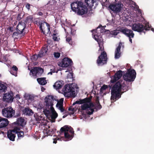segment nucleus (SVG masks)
Wrapping results in <instances>:
<instances>
[{
  "label": "nucleus",
  "instance_id": "nucleus-60",
  "mask_svg": "<svg viewBox=\"0 0 154 154\" xmlns=\"http://www.w3.org/2000/svg\"><path fill=\"white\" fill-rule=\"evenodd\" d=\"M49 96V95L48 96V98H47V97H46V98H47V99H48V96Z\"/></svg>",
  "mask_w": 154,
  "mask_h": 154
},
{
  "label": "nucleus",
  "instance_id": "nucleus-50",
  "mask_svg": "<svg viewBox=\"0 0 154 154\" xmlns=\"http://www.w3.org/2000/svg\"><path fill=\"white\" fill-rule=\"evenodd\" d=\"M134 37H131V36H130V37H128V38H129V41L130 42L132 43V40L131 39V38H133Z\"/></svg>",
  "mask_w": 154,
  "mask_h": 154
},
{
  "label": "nucleus",
  "instance_id": "nucleus-2",
  "mask_svg": "<svg viewBox=\"0 0 154 154\" xmlns=\"http://www.w3.org/2000/svg\"><path fill=\"white\" fill-rule=\"evenodd\" d=\"M54 97L53 96H49L48 98L45 101V105L44 108L43 112L47 116H50L52 122H55V119L58 116V114L54 110L53 106Z\"/></svg>",
  "mask_w": 154,
  "mask_h": 154
},
{
  "label": "nucleus",
  "instance_id": "nucleus-13",
  "mask_svg": "<svg viewBox=\"0 0 154 154\" xmlns=\"http://www.w3.org/2000/svg\"><path fill=\"white\" fill-rule=\"evenodd\" d=\"M65 92L66 93H70L71 97H75L76 95L75 91V89L71 85H66L64 86Z\"/></svg>",
  "mask_w": 154,
  "mask_h": 154
},
{
  "label": "nucleus",
  "instance_id": "nucleus-56",
  "mask_svg": "<svg viewBox=\"0 0 154 154\" xmlns=\"http://www.w3.org/2000/svg\"><path fill=\"white\" fill-rule=\"evenodd\" d=\"M40 30H41V31H42V32H43V33H44V32H45V31H44L42 29V28H40Z\"/></svg>",
  "mask_w": 154,
  "mask_h": 154
},
{
  "label": "nucleus",
  "instance_id": "nucleus-63",
  "mask_svg": "<svg viewBox=\"0 0 154 154\" xmlns=\"http://www.w3.org/2000/svg\"><path fill=\"white\" fill-rule=\"evenodd\" d=\"M65 117H66V116H63V118H65Z\"/></svg>",
  "mask_w": 154,
  "mask_h": 154
},
{
  "label": "nucleus",
  "instance_id": "nucleus-51",
  "mask_svg": "<svg viewBox=\"0 0 154 154\" xmlns=\"http://www.w3.org/2000/svg\"><path fill=\"white\" fill-rule=\"evenodd\" d=\"M38 14V15L40 16H42L43 15V13L41 11H39Z\"/></svg>",
  "mask_w": 154,
  "mask_h": 154
},
{
  "label": "nucleus",
  "instance_id": "nucleus-24",
  "mask_svg": "<svg viewBox=\"0 0 154 154\" xmlns=\"http://www.w3.org/2000/svg\"><path fill=\"white\" fill-rule=\"evenodd\" d=\"M24 122V119L22 117H20L17 119L16 122L15 123H16L18 126L23 127L26 124Z\"/></svg>",
  "mask_w": 154,
  "mask_h": 154
},
{
  "label": "nucleus",
  "instance_id": "nucleus-28",
  "mask_svg": "<svg viewBox=\"0 0 154 154\" xmlns=\"http://www.w3.org/2000/svg\"><path fill=\"white\" fill-rule=\"evenodd\" d=\"M85 2L87 6L90 8H92L93 6V4L95 2L94 0H85Z\"/></svg>",
  "mask_w": 154,
  "mask_h": 154
},
{
  "label": "nucleus",
  "instance_id": "nucleus-33",
  "mask_svg": "<svg viewBox=\"0 0 154 154\" xmlns=\"http://www.w3.org/2000/svg\"><path fill=\"white\" fill-rule=\"evenodd\" d=\"M33 18L32 17L30 16H28L26 19L24 21V23L25 24L27 23H30L32 21Z\"/></svg>",
  "mask_w": 154,
  "mask_h": 154
},
{
  "label": "nucleus",
  "instance_id": "nucleus-53",
  "mask_svg": "<svg viewBox=\"0 0 154 154\" xmlns=\"http://www.w3.org/2000/svg\"><path fill=\"white\" fill-rule=\"evenodd\" d=\"M45 89L43 87H42L41 88V90L42 91H43Z\"/></svg>",
  "mask_w": 154,
  "mask_h": 154
},
{
  "label": "nucleus",
  "instance_id": "nucleus-11",
  "mask_svg": "<svg viewBox=\"0 0 154 154\" xmlns=\"http://www.w3.org/2000/svg\"><path fill=\"white\" fill-rule=\"evenodd\" d=\"M72 64L71 59L68 57H65L61 61L58 62V65L60 67H67L69 66H71Z\"/></svg>",
  "mask_w": 154,
  "mask_h": 154
},
{
  "label": "nucleus",
  "instance_id": "nucleus-27",
  "mask_svg": "<svg viewBox=\"0 0 154 154\" xmlns=\"http://www.w3.org/2000/svg\"><path fill=\"white\" fill-rule=\"evenodd\" d=\"M37 80L39 84L41 85H45L47 83L45 78H38Z\"/></svg>",
  "mask_w": 154,
  "mask_h": 154
},
{
  "label": "nucleus",
  "instance_id": "nucleus-6",
  "mask_svg": "<svg viewBox=\"0 0 154 154\" xmlns=\"http://www.w3.org/2000/svg\"><path fill=\"white\" fill-rule=\"evenodd\" d=\"M150 27L148 24L144 25L140 23H134L133 24L132 27V29L135 31L138 32H143L144 30L146 31L149 30Z\"/></svg>",
  "mask_w": 154,
  "mask_h": 154
},
{
  "label": "nucleus",
  "instance_id": "nucleus-52",
  "mask_svg": "<svg viewBox=\"0 0 154 154\" xmlns=\"http://www.w3.org/2000/svg\"><path fill=\"white\" fill-rule=\"evenodd\" d=\"M53 143H57V140L56 139H54Z\"/></svg>",
  "mask_w": 154,
  "mask_h": 154
},
{
  "label": "nucleus",
  "instance_id": "nucleus-20",
  "mask_svg": "<svg viewBox=\"0 0 154 154\" xmlns=\"http://www.w3.org/2000/svg\"><path fill=\"white\" fill-rule=\"evenodd\" d=\"M9 123V121L6 118H0V128L6 127Z\"/></svg>",
  "mask_w": 154,
  "mask_h": 154
},
{
  "label": "nucleus",
  "instance_id": "nucleus-16",
  "mask_svg": "<svg viewBox=\"0 0 154 154\" xmlns=\"http://www.w3.org/2000/svg\"><path fill=\"white\" fill-rule=\"evenodd\" d=\"M124 47V46L122 45V43L121 42H120L118 47L116 48L115 53V58L116 59L119 58L121 54V47Z\"/></svg>",
  "mask_w": 154,
  "mask_h": 154
},
{
  "label": "nucleus",
  "instance_id": "nucleus-55",
  "mask_svg": "<svg viewBox=\"0 0 154 154\" xmlns=\"http://www.w3.org/2000/svg\"><path fill=\"white\" fill-rule=\"evenodd\" d=\"M70 75L71 76V78H72L73 77V74L72 73H70Z\"/></svg>",
  "mask_w": 154,
  "mask_h": 154
},
{
  "label": "nucleus",
  "instance_id": "nucleus-19",
  "mask_svg": "<svg viewBox=\"0 0 154 154\" xmlns=\"http://www.w3.org/2000/svg\"><path fill=\"white\" fill-rule=\"evenodd\" d=\"M26 26L25 23L19 22L17 26V29L20 32V33H23Z\"/></svg>",
  "mask_w": 154,
  "mask_h": 154
},
{
  "label": "nucleus",
  "instance_id": "nucleus-39",
  "mask_svg": "<svg viewBox=\"0 0 154 154\" xmlns=\"http://www.w3.org/2000/svg\"><path fill=\"white\" fill-rule=\"evenodd\" d=\"M53 36L52 39L54 41H55L58 40V38L56 34L54 33L53 35Z\"/></svg>",
  "mask_w": 154,
  "mask_h": 154
},
{
  "label": "nucleus",
  "instance_id": "nucleus-40",
  "mask_svg": "<svg viewBox=\"0 0 154 154\" xmlns=\"http://www.w3.org/2000/svg\"><path fill=\"white\" fill-rule=\"evenodd\" d=\"M47 26V27L48 30V32H47V34H50L51 33V31L50 30V25L48 23H46Z\"/></svg>",
  "mask_w": 154,
  "mask_h": 154
},
{
  "label": "nucleus",
  "instance_id": "nucleus-26",
  "mask_svg": "<svg viewBox=\"0 0 154 154\" xmlns=\"http://www.w3.org/2000/svg\"><path fill=\"white\" fill-rule=\"evenodd\" d=\"M66 41L67 43L72 46H74L75 45V42L72 40V38L70 36H66Z\"/></svg>",
  "mask_w": 154,
  "mask_h": 154
},
{
  "label": "nucleus",
  "instance_id": "nucleus-18",
  "mask_svg": "<svg viewBox=\"0 0 154 154\" xmlns=\"http://www.w3.org/2000/svg\"><path fill=\"white\" fill-rule=\"evenodd\" d=\"M13 94L10 93H6L4 94L3 99L7 102H12L13 97Z\"/></svg>",
  "mask_w": 154,
  "mask_h": 154
},
{
  "label": "nucleus",
  "instance_id": "nucleus-34",
  "mask_svg": "<svg viewBox=\"0 0 154 154\" xmlns=\"http://www.w3.org/2000/svg\"><path fill=\"white\" fill-rule=\"evenodd\" d=\"M108 88V86L107 85H104L101 87L100 89V93H103V91L105 90Z\"/></svg>",
  "mask_w": 154,
  "mask_h": 154
},
{
  "label": "nucleus",
  "instance_id": "nucleus-38",
  "mask_svg": "<svg viewBox=\"0 0 154 154\" xmlns=\"http://www.w3.org/2000/svg\"><path fill=\"white\" fill-rule=\"evenodd\" d=\"M60 53L59 52H54V57L56 58H58L60 56Z\"/></svg>",
  "mask_w": 154,
  "mask_h": 154
},
{
  "label": "nucleus",
  "instance_id": "nucleus-64",
  "mask_svg": "<svg viewBox=\"0 0 154 154\" xmlns=\"http://www.w3.org/2000/svg\"><path fill=\"white\" fill-rule=\"evenodd\" d=\"M17 129H18V130H19V128H17Z\"/></svg>",
  "mask_w": 154,
  "mask_h": 154
},
{
  "label": "nucleus",
  "instance_id": "nucleus-37",
  "mask_svg": "<svg viewBox=\"0 0 154 154\" xmlns=\"http://www.w3.org/2000/svg\"><path fill=\"white\" fill-rule=\"evenodd\" d=\"M119 29V27L117 29H116L115 30H114L112 31L111 32V34L112 35H117L119 33V32H118V29Z\"/></svg>",
  "mask_w": 154,
  "mask_h": 154
},
{
  "label": "nucleus",
  "instance_id": "nucleus-57",
  "mask_svg": "<svg viewBox=\"0 0 154 154\" xmlns=\"http://www.w3.org/2000/svg\"><path fill=\"white\" fill-rule=\"evenodd\" d=\"M42 28V24H41L40 26V28Z\"/></svg>",
  "mask_w": 154,
  "mask_h": 154
},
{
  "label": "nucleus",
  "instance_id": "nucleus-48",
  "mask_svg": "<svg viewBox=\"0 0 154 154\" xmlns=\"http://www.w3.org/2000/svg\"><path fill=\"white\" fill-rule=\"evenodd\" d=\"M20 16H21V15L20 14H19L17 16V20H20L21 19Z\"/></svg>",
  "mask_w": 154,
  "mask_h": 154
},
{
  "label": "nucleus",
  "instance_id": "nucleus-12",
  "mask_svg": "<svg viewBox=\"0 0 154 154\" xmlns=\"http://www.w3.org/2000/svg\"><path fill=\"white\" fill-rule=\"evenodd\" d=\"M122 5H123L118 3L116 4H111L108 6V8L114 12V13H118L120 12L122 8Z\"/></svg>",
  "mask_w": 154,
  "mask_h": 154
},
{
  "label": "nucleus",
  "instance_id": "nucleus-17",
  "mask_svg": "<svg viewBox=\"0 0 154 154\" xmlns=\"http://www.w3.org/2000/svg\"><path fill=\"white\" fill-rule=\"evenodd\" d=\"M16 128H15L14 130H10L7 132V137L11 141H14L15 140L16 136L14 133L15 132V129Z\"/></svg>",
  "mask_w": 154,
  "mask_h": 154
},
{
  "label": "nucleus",
  "instance_id": "nucleus-35",
  "mask_svg": "<svg viewBox=\"0 0 154 154\" xmlns=\"http://www.w3.org/2000/svg\"><path fill=\"white\" fill-rule=\"evenodd\" d=\"M22 34V33H20V32L19 31L18 32H14L12 34V36L13 37L17 38L19 35Z\"/></svg>",
  "mask_w": 154,
  "mask_h": 154
},
{
  "label": "nucleus",
  "instance_id": "nucleus-43",
  "mask_svg": "<svg viewBox=\"0 0 154 154\" xmlns=\"http://www.w3.org/2000/svg\"><path fill=\"white\" fill-rule=\"evenodd\" d=\"M97 107L98 109H100L102 108V106L100 103H99V104H97Z\"/></svg>",
  "mask_w": 154,
  "mask_h": 154
},
{
  "label": "nucleus",
  "instance_id": "nucleus-58",
  "mask_svg": "<svg viewBox=\"0 0 154 154\" xmlns=\"http://www.w3.org/2000/svg\"><path fill=\"white\" fill-rule=\"evenodd\" d=\"M151 30L154 32V29L153 28H152L151 29Z\"/></svg>",
  "mask_w": 154,
  "mask_h": 154
},
{
  "label": "nucleus",
  "instance_id": "nucleus-4",
  "mask_svg": "<svg viewBox=\"0 0 154 154\" xmlns=\"http://www.w3.org/2000/svg\"><path fill=\"white\" fill-rule=\"evenodd\" d=\"M71 9L73 11L78 15H82L87 13L88 9L81 1L74 2L71 4Z\"/></svg>",
  "mask_w": 154,
  "mask_h": 154
},
{
  "label": "nucleus",
  "instance_id": "nucleus-30",
  "mask_svg": "<svg viewBox=\"0 0 154 154\" xmlns=\"http://www.w3.org/2000/svg\"><path fill=\"white\" fill-rule=\"evenodd\" d=\"M15 133L17 134V136L19 138H23L24 136V132L22 131H18L17 130H15Z\"/></svg>",
  "mask_w": 154,
  "mask_h": 154
},
{
  "label": "nucleus",
  "instance_id": "nucleus-47",
  "mask_svg": "<svg viewBox=\"0 0 154 154\" xmlns=\"http://www.w3.org/2000/svg\"><path fill=\"white\" fill-rule=\"evenodd\" d=\"M63 99L62 98H61L60 100V101L59 102H58L57 103H61V104H63Z\"/></svg>",
  "mask_w": 154,
  "mask_h": 154
},
{
  "label": "nucleus",
  "instance_id": "nucleus-21",
  "mask_svg": "<svg viewBox=\"0 0 154 154\" xmlns=\"http://www.w3.org/2000/svg\"><path fill=\"white\" fill-rule=\"evenodd\" d=\"M55 129H48L47 128L44 129L43 132L44 134H46L45 136H52L55 132Z\"/></svg>",
  "mask_w": 154,
  "mask_h": 154
},
{
  "label": "nucleus",
  "instance_id": "nucleus-61",
  "mask_svg": "<svg viewBox=\"0 0 154 154\" xmlns=\"http://www.w3.org/2000/svg\"><path fill=\"white\" fill-rule=\"evenodd\" d=\"M49 73H50L51 74V75H52V72H50Z\"/></svg>",
  "mask_w": 154,
  "mask_h": 154
},
{
  "label": "nucleus",
  "instance_id": "nucleus-62",
  "mask_svg": "<svg viewBox=\"0 0 154 154\" xmlns=\"http://www.w3.org/2000/svg\"><path fill=\"white\" fill-rule=\"evenodd\" d=\"M29 99L30 100L31 99V98L30 97V96H29Z\"/></svg>",
  "mask_w": 154,
  "mask_h": 154
},
{
  "label": "nucleus",
  "instance_id": "nucleus-5",
  "mask_svg": "<svg viewBox=\"0 0 154 154\" xmlns=\"http://www.w3.org/2000/svg\"><path fill=\"white\" fill-rule=\"evenodd\" d=\"M136 73L134 69H128L127 72L123 75V78L126 82L134 81L136 77Z\"/></svg>",
  "mask_w": 154,
  "mask_h": 154
},
{
  "label": "nucleus",
  "instance_id": "nucleus-8",
  "mask_svg": "<svg viewBox=\"0 0 154 154\" xmlns=\"http://www.w3.org/2000/svg\"><path fill=\"white\" fill-rule=\"evenodd\" d=\"M15 112V110L11 107L4 108L2 111L3 116L7 118L12 117L14 115Z\"/></svg>",
  "mask_w": 154,
  "mask_h": 154
},
{
  "label": "nucleus",
  "instance_id": "nucleus-49",
  "mask_svg": "<svg viewBox=\"0 0 154 154\" xmlns=\"http://www.w3.org/2000/svg\"><path fill=\"white\" fill-rule=\"evenodd\" d=\"M74 108H72V107H69L68 109V110L69 111H72V112H74Z\"/></svg>",
  "mask_w": 154,
  "mask_h": 154
},
{
  "label": "nucleus",
  "instance_id": "nucleus-29",
  "mask_svg": "<svg viewBox=\"0 0 154 154\" xmlns=\"http://www.w3.org/2000/svg\"><path fill=\"white\" fill-rule=\"evenodd\" d=\"M62 87V85L60 84V82H57L54 85V87L57 90L60 89Z\"/></svg>",
  "mask_w": 154,
  "mask_h": 154
},
{
  "label": "nucleus",
  "instance_id": "nucleus-59",
  "mask_svg": "<svg viewBox=\"0 0 154 154\" xmlns=\"http://www.w3.org/2000/svg\"><path fill=\"white\" fill-rule=\"evenodd\" d=\"M71 34L73 35H74L73 32H72V31H71Z\"/></svg>",
  "mask_w": 154,
  "mask_h": 154
},
{
  "label": "nucleus",
  "instance_id": "nucleus-31",
  "mask_svg": "<svg viewBox=\"0 0 154 154\" xmlns=\"http://www.w3.org/2000/svg\"><path fill=\"white\" fill-rule=\"evenodd\" d=\"M7 88L6 86L2 84L1 81H0V90L5 92L7 90Z\"/></svg>",
  "mask_w": 154,
  "mask_h": 154
},
{
  "label": "nucleus",
  "instance_id": "nucleus-32",
  "mask_svg": "<svg viewBox=\"0 0 154 154\" xmlns=\"http://www.w3.org/2000/svg\"><path fill=\"white\" fill-rule=\"evenodd\" d=\"M94 36L95 37V39L97 41V42H98V44H99V46L100 47V50H101L102 48L100 46V42H101V39H100L99 37H98V36L96 35H94Z\"/></svg>",
  "mask_w": 154,
  "mask_h": 154
},
{
  "label": "nucleus",
  "instance_id": "nucleus-10",
  "mask_svg": "<svg viewBox=\"0 0 154 154\" xmlns=\"http://www.w3.org/2000/svg\"><path fill=\"white\" fill-rule=\"evenodd\" d=\"M107 63V55L105 51H103L98 57L97 60V63L98 66H102Z\"/></svg>",
  "mask_w": 154,
  "mask_h": 154
},
{
  "label": "nucleus",
  "instance_id": "nucleus-41",
  "mask_svg": "<svg viewBox=\"0 0 154 154\" xmlns=\"http://www.w3.org/2000/svg\"><path fill=\"white\" fill-rule=\"evenodd\" d=\"M63 106V104L61 103H57L56 104V106L58 107V108Z\"/></svg>",
  "mask_w": 154,
  "mask_h": 154
},
{
  "label": "nucleus",
  "instance_id": "nucleus-7",
  "mask_svg": "<svg viewBox=\"0 0 154 154\" xmlns=\"http://www.w3.org/2000/svg\"><path fill=\"white\" fill-rule=\"evenodd\" d=\"M69 132L72 134L74 133V131L70 130L68 126L67 125L64 126L62 127L60 130V135H62L63 133H64L65 138L68 140H71L73 137L72 135H70L69 134Z\"/></svg>",
  "mask_w": 154,
  "mask_h": 154
},
{
  "label": "nucleus",
  "instance_id": "nucleus-25",
  "mask_svg": "<svg viewBox=\"0 0 154 154\" xmlns=\"http://www.w3.org/2000/svg\"><path fill=\"white\" fill-rule=\"evenodd\" d=\"M18 70V69L17 67L16 66L14 65L10 69V72L12 75L17 76Z\"/></svg>",
  "mask_w": 154,
  "mask_h": 154
},
{
  "label": "nucleus",
  "instance_id": "nucleus-14",
  "mask_svg": "<svg viewBox=\"0 0 154 154\" xmlns=\"http://www.w3.org/2000/svg\"><path fill=\"white\" fill-rule=\"evenodd\" d=\"M43 72V69L39 67H35L32 69L30 71V74L32 73L33 76H37L38 75L42 74Z\"/></svg>",
  "mask_w": 154,
  "mask_h": 154
},
{
  "label": "nucleus",
  "instance_id": "nucleus-46",
  "mask_svg": "<svg viewBox=\"0 0 154 154\" xmlns=\"http://www.w3.org/2000/svg\"><path fill=\"white\" fill-rule=\"evenodd\" d=\"M96 102L97 103V104H99V103H100L99 101V97H97V99L96 100Z\"/></svg>",
  "mask_w": 154,
  "mask_h": 154
},
{
  "label": "nucleus",
  "instance_id": "nucleus-22",
  "mask_svg": "<svg viewBox=\"0 0 154 154\" xmlns=\"http://www.w3.org/2000/svg\"><path fill=\"white\" fill-rule=\"evenodd\" d=\"M23 112L25 115L29 116H32L34 113L32 110L29 107L25 108L23 110Z\"/></svg>",
  "mask_w": 154,
  "mask_h": 154
},
{
  "label": "nucleus",
  "instance_id": "nucleus-9",
  "mask_svg": "<svg viewBox=\"0 0 154 154\" xmlns=\"http://www.w3.org/2000/svg\"><path fill=\"white\" fill-rule=\"evenodd\" d=\"M118 31L122 33L127 37H134V34L131 29H130L126 27L123 26H120L119 27Z\"/></svg>",
  "mask_w": 154,
  "mask_h": 154
},
{
  "label": "nucleus",
  "instance_id": "nucleus-42",
  "mask_svg": "<svg viewBox=\"0 0 154 154\" xmlns=\"http://www.w3.org/2000/svg\"><path fill=\"white\" fill-rule=\"evenodd\" d=\"M25 6L26 8H27V9H28V10L30 9V5L29 4L27 3V4H26Z\"/></svg>",
  "mask_w": 154,
  "mask_h": 154
},
{
  "label": "nucleus",
  "instance_id": "nucleus-3",
  "mask_svg": "<svg viewBox=\"0 0 154 154\" xmlns=\"http://www.w3.org/2000/svg\"><path fill=\"white\" fill-rule=\"evenodd\" d=\"M92 96H90L89 97H86L83 99H80L79 100H77L73 103L72 105H74L75 104H84L81 106V109L82 110H86V113L89 115L92 114L94 109L93 108L94 106V104L91 102Z\"/></svg>",
  "mask_w": 154,
  "mask_h": 154
},
{
  "label": "nucleus",
  "instance_id": "nucleus-1",
  "mask_svg": "<svg viewBox=\"0 0 154 154\" xmlns=\"http://www.w3.org/2000/svg\"><path fill=\"white\" fill-rule=\"evenodd\" d=\"M129 87L125 85L124 82L121 80L116 83L111 89V100L115 101L121 97L122 94L128 91Z\"/></svg>",
  "mask_w": 154,
  "mask_h": 154
},
{
  "label": "nucleus",
  "instance_id": "nucleus-45",
  "mask_svg": "<svg viewBox=\"0 0 154 154\" xmlns=\"http://www.w3.org/2000/svg\"><path fill=\"white\" fill-rule=\"evenodd\" d=\"M61 112H63L65 111V109L63 108V106L59 108Z\"/></svg>",
  "mask_w": 154,
  "mask_h": 154
},
{
  "label": "nucleus",
  "instance_id": "nucleus-54",
  "mask_svg": "<svg viewBox=\"0 0 154 154\" xmlns=\"http://www.w3.org/2000/svg\"><path fill=\"white\" fill-rule=\"evenodd\" d=\"M93 33V32H96V29H93L91 31Z\"/></svg>",
  "mask_w": 154,
  "mask_h": 154
},
{
  "label": "nucleus",
  "instance_id": "nucleus-15",
  "mask_svg": "<svg viewBox=\"0 0 154 154\" xmlns=\"http://www.w3.org/2000/svg\"><path fill=\"white\" fill-rule=\"evenodd\" d=\"M48 46L47 45H45L39 51L38 56V57L41 58L46 55L48 50Z\"/></svg>",
  "mask_w": 154,
  "mask_h": 154
},
{
  "label": "nucleus",
  "instance_id": "nucleus-36",
  "mask_svg": "<svg viewBox=\"0 0 154 154\" xmlns=\"http://www.w3.org/2000/svg\"><path fill=\"white\" fill-rule=\"evenodd\" d=\"M39 57L38 56V54H35L32 55L31 57V59L33 61H36L37 60L38 58Z\"/></svg>",
  "mask_w": 154,
  "mask_h": 154
},
{
  "label": "nucleus",
  "instance_id": "nucleus-44",
  "mask_svg": "<svg viewBox=\"0 0 154 154\" xmlns=\"http://www.w3.org/2000/svg\"><path fill=\"white\" fill-rule=\"evenodd\" d=\"M8 29L11 32H13L14 31V28L12 26H9Z\"/></svg>",
  "mask_w": 154,
  "mask_h": 154
},
{
  "label": "nucleus",
  "instance_id": "nucleus-23",
  "mask_svg": "<svg viewBox=\"0 0 154 154\" xmlns=\"http://www.w3.org/2000/svg\"><path fill=\"white\" fill-rule=\"evenodd\" d=\"M122 71L120 70L117 71L114 75V80L116 81L120 79L122 76Z\"/></svg>",
  "mask_w": 154,
  "mask_h": 154
}]
</instances>
